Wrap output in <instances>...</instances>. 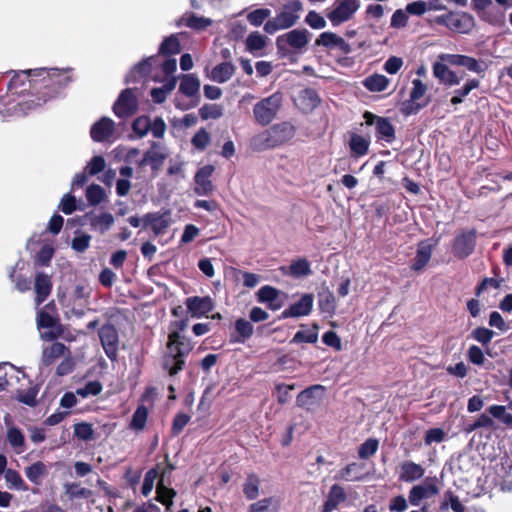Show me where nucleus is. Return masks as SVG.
Returning a JSON list of instances; mask_svg holds the SVG:
<instances>
[{"label": "nucleus", "mask_w": 512, "mask_h": 512, "mask_svg": "<svg viewBox=\"0 0 512 512\" xmlns=\"http://www.w3.org/2000/svg\"><path fill=\"white\" fill-rule=\"evenodd\" d=\"M168 153L160 144L153 143L151 148L144 154L142 164L149 165L153 170H158L166 159Z\"/></svg>", "instance_id": "nucleus-22"}, {"label": "nucleus", "mask_w": 512, "mask_h": 512, "mask_svg": "<svg viewBox=\"0 0 512 512\" xmlns=\"http://www.w3.org/2000/svg\"><path fill=\"white\" fill-rule=\"evenodd\" d=\"M279 290L276 288L266 285L261 287L257 292L258 301L261 303H268V307L272 310H277L280 305L274 304L279 297Z\"/></svg>", "instance_id": "nucleus-37"}, {"label": "nucleus", "mask_w": 512, "mask_h": 512, "mask_svg": "<svg viewBox=\"0 0 512 512\" xmlns=\"http://www.w3.org/2000/svg\"><path fill=\"white\" fill-rule=\"evenodd\" d=\"M269 129L277 147L285 144L295 135V127L290 122H281L271 126Z\"/></svg>", "instance_id": "nucleus-24"}, {"label": "nucleus", "mask_w": 512, "mask_h": 512, "mask_svg": "<svg viewBox=\"0 0 512 512\" xmlns=\"http://www.w3.org/2000/svg\"><path fill=\"white\" fill-rule=\"evenodd\" d=\"M53 255H54V248L49 244H45L42 246L40 251L37 253V255L35 257V262H36V264H38L40 266H47V265H49Z\"/></svg>", "instance_id": "nucleus-58"}, {"label": "nucleus", "mask_w": 512, "mask_h": 512, "mask_svg": "<svg viewBox=\"0 0 512 512\" xmlns=\"http://www.w3.org/2000/svg\"><path fill=\"white\" fill-rule=\"evenodd\" d=\"M86 198L91 205H98L105 198V191L100 185L92 184L86 189Z\"/></svg>", "instance_id": "nucleus-52"}, {"label": "nucleus", "mask_w": 512, "mask_h": 512, "mask_svg": "<svg viewBox=\"0 0 512 512\" xmlns=\"http://www.w3.org/2000/svg\"><path fill=\"white\" fill-rule=\"evenodd\" d=\"M114 114L120 119L118 126L122 129L128 118V88L123 89L113 105Z\"/></svg>", "instance_id": "nucleus-32"}, {"label": "nucleus", "mask_w": 512, "mask_h": 512, "mask_svg": "<svg viewBox=\"0 0 512 512\" xmlns=\"http://www.w3.org/2000/svg\"><path fill=\"white\" fill-rule=\"evenodd\" d=\"M282 105V96L274 93L254 105L253 115L255 121L262 125H269L277 116Z\"/></svg>", "instance_id": "nucleus-6"}, {"label": "nucleus", "mask_w": 512, "mask_h": 512, "mask_svg": "<svg viewBox=\"0 0 512 512\" xmlns=\"http://www.w3.org/2000/svg\"><path fill=\"white\" fill-rule=\"evenodd\" d=\"M66 351L67 348L63 343H53L51 346L43 350L41 358L42 364L45 366L51 365L56 359L64 356Z\"/></svg>", "instance_id": "nucleus-36"}, {"label": "nucleus", "mask_w": 512, "mask_h": 512, "mask_svg": "<svg viewBox=\"0 0 512 512\" xmlns=\"http://www.w3.org/2000/svg\"><path fill=\"white\" fill-rule=\"evenodd\" d=\"M449 29L459 33H469L473 28V17L467 13H450Z\"/></svg>", "instance_id": "nucleus-27"}, {"label": "nucleus", "mask_w": 512, "mask_h": 512, "mask_svg": "<svg viewBox=\"0 0 512 512\" xmlns=\"http://www.w3.org/2000/svg\"><path fill=\"white\" fill-rule=\"evenodd\" d=\"M168 349L171 355L164 361L165 368L170 375L177 374L184 365V357L191 351V345L185 341L177 331H171L169 334Z\"/></svg>", "instance_id": "nucleus-4"}, {"label": "nucleus", "mask_w": 512, "mask_h": 512, "mask_svg": "<svg viewBox=\"0 0 512 512\" xmlns=\"http://www.w3.org/2000/svg\"><path fill=\"white\" fill-rule=\"evenodd\" d=\"M34 289L36 293V304L40 305L43 303L52 290L51 277L44 272H39L35 276Z\"/></svg>", "instance_id": "nucleus-23"}, {"label": "nucleus", "mask_w": 512, "mask_h": 512, "mask_svg": "<svg viewBox=\"0 0 512 512\" xmlns=\"http://www.w3.org/2000/svg\"><path fill=\"white\" fill-rule=\"evenodd\" d=\"M280 501L276 496H270L252 503L248 512H278Z\"/></svg>", "instance_id": "nucleus-33"}, {"label": "nucleus", "mask_w": 512, "mask_h": 512, "mask_svg": "<svg viewBox=\"0 0 512 512\" xmlns=\"http://www.w3.org/2000/svg\"><path fill=\"white\" fill-rule=\"evenodd\" d=\"M63 487L65 494L70 500L82 498L87 499L93 494L90 489L81 487L78 483H65Z\"/></svg>", "instance_id": "nucleus-44"}, {"label": "nucleus", "mask_w": 512, "mask_h": 512, "mask_svg": "<svg viewBox=\"0 0 512 512\" xmlns=\"http://www.w3.org/2000/svg\"><path fill=\"white\" fill-rule=\"evenodd\" d=\"M324 396V387L322 385H313L297 396L296 402L299 407L310 408L319 402Z\"/></svg>", "instance_id": "nucleus-21"}, {"label": "nucleus", "mask_w": 512, "mask_h": 512, "mask_svg": "<svg viewBox=\"0 0 512 512\" xmlns=\"http://www.w3.org/2000/svg\"><path fill=\"white\" fill-rule=\"evenodd\" d=\"M425 469L422 465L411 460L403 461L399 464V480L411 483L421 479L424 476Z\"/></svg>", "instance_id": "nucleus-19"}, {"label": "nucleus", "mask_w": 512, "mask_h": 512, "mask_svg": "<svg viewBox=\"0 0 512 512\" xmlns=\"http://www.w3.org/2000/svg\"><path fill=\"white\" fill-rule=\"evenodd\" d=\"M361 470L362 466L358 463H351L341 469L335 479L345 480V481H358L361 479Z\"/></svg>", "instance_id": "nucleus-43"}, {"label": "nucleus", "mask_w": 512, "mask_h": 512, "mask_svg": "<svg viewBox=\"0 0 512 512\" xmlns=\"http://www.w3.org/2000/svg\"><path fill=\"white\" fill-rule=\"evenodd\" d=\"M276 147L277 146L269 128L254 135L250 140V148L257 152L273 149Z\"/></svg>", "instance_id": "nucleus-28"}, {"label": "nucleus", "mask_w": 512, "mask_h": 512, "mask_svg": "<svg viewBox=\"0 0 512 512\" xmlns=\"http://www.w3.org/2000/svg\"><path fill=\"white\" fill-rule=\"evenodd\" d=\"M359 7V0H335L326 16L333 26H338L350 20Z\"/></svg>", "instance_id": "nucleus-9"}, {"label": "nucleus", "mask_w": 512, "mask_h": 512, "mask_svg": "<svg viewBox=\"0 0 512 512\" xmlns=\"http://www.w3.org/2000/svg\"><path fill=\"white\" fill-rule=\"evenodd\" d=\"M102 391V385L99 381L87 382L83 387L76 389V394L82 398L96 396Z\"/></svg>", "instance_id": "nucleus-54"}, {"label": "nucleus", "mask_w": 512, "mask_h": 512, "mask_svg": "<svg viewBox=\"0 0 512 512\" xmlns=\"http://www.w3.org/2000/svg\"><path fill=\"white\" fill-rule=\"evenodd\" d=\"M202 119H218L223 115V109L217 104L204 105L200 109Z\"/></svg>", "instance_id": "nucleus-60"}, {"label": "nucleus", "mask_w": 512, "mask_h": 512, "mask_svg": "<svg viewBox=\"0 0 512 512\" xmlns=\"http://www.w3.org/2000/svg\"><path fill=\"white\" fill-rule=\"evenodd\" d=\"M412 89L410 91V100L416 102L420 100L427 92V86L420 79L412 81Z\"/></svg>", "instance_id": "nucleus-64"}, {"label": "nucleus", "mask_w": 512, "mask_h": 512, "mask_svg": "<svg viewBox=\"0 0 512 512\" xmlns=\"http://www.w3.org/2000/svg\"><path fill=\"white\" fill-rule=\"evenodd\" d=\"M159 67L164 74L163 78L175 77L173 73L177 69V61L174 58H168L161 61L159 56H151L137 64L132 73L139 76H147L152 73L153 68Z\"/></svg>", "instance_id": "nucleus-7"}, {"label": "nucleus", "mask_w": 512, "mask_h": 512, "mask_svg": "<svg viewBox=\"0 0 512 512\" xmlns=\"http://www.w3.org/2000/svg\"><path fill=\"white\" fill-rule=\"evenodd\" d=\"M123 130L109 117H102L90 129V136L95 142H112L120 136Z\"/></svg>", "instance_id": "nucleus-8"}, {"label": "nucleus", "mask_w": 512, "mask_h": 512, "mask_svg": "<svg viewBox=\"0 0 512 512\" xmlns=\"http://www.w3.org/2000/svg\"><path fill=\"white\" fill-rule=\"evenodd\" d=\"M260 483L261 481L257 475L250 474L247 476L243 483V493L247 499L254 500L259 496Z\"/></svg>", "instance_id": "nucleus-42"}, {"label": "nucleus", "mask_w": 512, "mask_h": 512, "mask_svg": "<svg viewBox=\"0 0 512 512\" xmlns=\"http://www.w3.org/2000/svg\"><path fill=\"white\" fill-rule=\"evenodd\" d=\"M235 66L230 62H222L216 65L210 74V78L217 83L227 82L234 74Z\"/></svg>", "instance_id": "nucleus-34"}, {"label": "nucleus", "mask_w": 512, "mask_h": 512, "mask_svg": "<svg viewBox=\"0 0 512 512\" xmlns=\"http://www.w3.org/2000/svg\"><path fill=\"white\" fill-rule=\"evenodd\" d=\"M99 337L106 355L115 359L117 355L118 334L113 325H103L99 330Z\"/></svg>", "instance_id": "nucleus-12"}, {"label": "nucleus", "mask_w": 512, "mask_h": 512, "mask_svg": "<svg viewBox=\"0 0 512 512\" xmlns=\"http://www.w3.org/2000/svg\"><path fill=\"white\" fill-rule=\"evenodd\" d=\"M200 89V81L193 74H184L181 76L179 91L188 97H193L198 94Z\"/></svg>", "instance_id": "nucleus-35"}, {"label": "nucleus", "mask_w": 512, "mask_h": 512, "mask_svg": "<svg viewBox=\"0 0 512 512\" xmlns=\"http://www.w3.org/2000/svg\"><path fill=\"white\" fill-rule=\"evenodd\" d=\"M148 418V409L144 405H140L133 414L130 421V428L136 431H142Z\"/></svg>", "instance_id": "nucleus-50"}, {"label": "nucleus", "mask_w": 512, "mask_h": 512, "mask_svg": "<svg viewBox=\"0 0 512 512\" xmlns=\"http://www.w3.org/2000/svg\"><path fill=\"white\" fill-rule=\"evenodd\" d=\"M144 227H150L152 231L156 234H162L170 225L169 218L166 214H147L143 217Z\"/></svg>", "instance_id": "nucleus-29"}, {"label": "nucleus", "mask_w": 512, "mask_h": 512, "mask_svg": "<svg viewBox=\"0 0 512 512\" xmlns=\"http://www.w3.org/2000/svg\"><path fill=\"white\" fill-rule=\"evenodd\" d=\"M449 65L462 66L468 71L477 74H482L485 71L481 63L473 57L462 54L442 53L438 55V60L433 64V75L440 83L449 87L460 84L463 79V76L457 75L455 71L449 68Z\"/></svg>", "instance_id": "nucleus-1"}, {"label": "nucleus", "mask_w": 512, "mask_h": 512, "mask_svg": "<svg viewBox=\"0 0 512 512\" xmlns=\"http://www.w3.org/2000/svg\"><path fill=\"white\" fill-rule=\"evenodd\" d=\"M5 480L8 483V487L16 490L26 491L27 486L25 485L20 474L13 469H8L5 472Z\"/></svg>", "instance_id": "nucleus-51"}, {"label": "nucleus", "mask_w": 512, "mask_h": 512, "mask_svg": "<svg viewBox=\"0 0 512 512\" xmlns=\"http://www.w3.org/2000/svg\"><path fill=\"white\" fill-rule=\"evenodd\" d=\"M214 172V167L212 165H205L201 167L194 178L195 181V187L194 192L197 195L205 196L212 192L213 185L210 180V177L212 176Z\"/></svg>", "instance_id": "nucleus-16"}, {"label": "nucleus", "mask_w": 512, "mask_h": 512, "mask_svg": "<svg viewBox=\"0 0 512 512\" xmlns=\"http://www.w3.org/2000/svg\"><path fill=\"white\" fill-rule=\"evenodd\" d=\"M435 477L426 478L421 483L414 485L408 493V501L412 506H419L422 501L435 497L439 493Z\"/></svg>", "instance_id": "nucleus-10"}, {"label": "nucleus", "mask_w": 512, "mask_h": 512, "mask_svg": "<svg viewBox=\"0 0 512 512\" xmlns=\"http://www.w3.org/2000/svg\"><path fill=\"white\" fill-rule=\"evenodd\" d=\"M436 244L437 241L435 243H431L430 240L419 243L415 260L411 267L413 270L420 271L427 265L431 259V255Z\"/></svg>", "instance_id": "nucleus-25"}, {"label": "nucleus", "mask_w": 512, "mask_h": 512, "mask_svg": "<svg viewBox=\"0 0 512 512\" xmlns=\"http://www.w3.org/2000/svg\"><path fill=\"white\" fill-rule=\"evenodd\" d=\"M74 435L83 441H90L94 438V430L88 423H78L74 426Z\"/></svg>", "instance_id": "nucleus-56"}, {"label": "nucleus", "mask_w": 512, "mask_h": 512, "mask_svg": "<svg viewBox=\"0 0 512 512\" xmlns=\"http://www.w3.org/2000/svg\"><path fill=\"white\" fill-rule=\"evenodd\" d=\"M191 143L196 149L203 151L210 143V135L202 128L192 137Z\"/></svg>", "instance_id": "nucleus-57"}, {"label": "nucleus", "mask_w": 512, "mask_h": 512, "mask_svg": "<svg viewBox=\"0 0 512 512\" xmlns=\"http://www.w3.org/2000/svg\"><path fill=\"white\" fill-rule=\"evenodd\" d=\"M287 273L294 278L309 276L312 273L310 262L305 258H299L290 264Z\"/></svg>", "instance_id": "nucleus-40"}, {"label": "nucleus", "mask_w": 512, "mask_h": 512, "mask_svg": "<svg viewBox=\"0 0 512 512\" xmlns=\"http://www.w3.org/2000/svg\"><path fill=\"white\" fill-rule=\"evenodd\" d=\"M90 222L93 226L99 227L101 230H106L113 224L114 218L109 213H102L92 216Z\"/></svg>", "instance_id": "nucleus-61"}, {"label": "nucleus", "mask_w": 512, "mask_h": 512, "mask_svg": "<svg viewBox=\"0 0 512 512\" xmlns=\"http://www.w3.org/2000/svg\"><path fill=\"white\" fill-rule=\"evenodd\" d=\"M302 109L310 111L316 108L320 103L318 94L313 89H305L300 94Z\"/></svg>", "instance_id": "nucleus-49"}, {"label": "nucleus", "mask_w": 512, "mask_h": 512, "mask_svg": "<svg viewBox=\"0 0 512 512\" xmlns=\"http://www.w3.org/2000/svg\"><path fill=\"white\" fill-rule=\"evenodd\" d=\"M303 5L299 0H292L285 3L275 17L269 19L264 25V31L270 35L279 30H286L293 27L300 19Z\"/></svg>", "instance_id": "nucleus-3"}, {"label": "nucleus", "mask_w": 512, "mask_h": 512, "mask_svg": "<svg viewBox=\"0 0 512 512\" xmlns=\"http://www.w3.org/2000/svg\"><path fill=\"white\" fill-rule=\"evenodd\" d=\"M389 83L390 80L382 74H373L367 77L363 82L364 86L372 92L384 91Z\"/></svg>", "instance_id": "nucleus-41"}, {"label": "nucleus", "mask_w": 512, "mask_h": 512, "mask_svg": "<svg viewBox=\"0 0 512 512\" xmlns=\"http://www.w3.org/2000/svg\"><path fill=\"white\" fill-rule=\"evenodd\" d=\"M7 441L17 454H21L25 450V437L21 430L11 426L7 431Z\"/></svg>", "instance_id": "nucleus-38"}, {"label": "nucleus", "mask_w": 512, "mask_h": 512, "mask_svg": "<svg viewBox=\"0 0 512 512\" xmlns=\"http://www.w3.org/2000/svg\"><path fill=\"white\" fill-rule=\"evenodd\" d=\"M346 500L344 489L334 484L331 486L327 499L323 505L322 512H332L337 506Z\"/></svg>", "instance_id": "nucleus-30"}, {"label": "nucleus", "mask_w": 512, "mask_h": 512, "mask_svg": "<svg viewBox=\"0 0 512 512\" xmlns=\"http://www.w3.org/2000/svg\"><path fill=\"white\" fill-rule=\"evenodd\" d=\"M25 476L35 485H40L43 479L48 475L49 470L45 463L37 461L25 468Z\"/></svg>", "instance_id": "nucleus-31"}, {"label": "nucleus", "mask_w": 512, "mask_h": 512, "mask_svg": "<svg viewBox=\"0 0 512 512\" xmlns=\"http://www.w3.org/2000/svg\"><path fill=\"white\" fill-rule=\"evenodd\" d=\"M493 336L494 332L485 327H478L472 332V337L482 345L489 344Z\"/></svg>", "instance_id": "nucleus-63"}, {"label": "nucleus", "mask_w": 512, "mask_h": 512, "mask_svg": "<svg viewBox=\"0 0 512 512\" xmlns=\"http://www.w3.org/2000/svg\"><path fill=\"white\" fill-rule=\"evenodd\" d=\"M379 447V442L377 439L369 438L364 443H362L358 449V456L361 459H368L370 456L374 455Z\"/></svg>", "instance_id": "nucleus-53"}, {"label": "nucleus", "mask_w": 512, "mask_h": 512, "mask_svg": "<svg viewBox=\"0 0 512 512\" xmlns=\"http://www.w3.org/2000/svg\"><path fill=\"white\" fill-rule=\"evenodd\" d=\"M155 82L163 83L161 87L153 88L150 92L154 103H163L168 95L175 89L177 77L161 78L158 74L152 75Z\"/></svg>", "instance_id": "nucleus-15"}, {"label": "nucleus", "mask_w": 512, "mask_h": 512, "mask_svg": "<svg viewBox=\"0 0 512 512\" xmlns=\"http://www.w3.org/2000/svg\"><path fill=\"white\" fill-rule=\"evenodd\" d=\"M318 339V333L316 329L298 331L293 339L292 343H315Z\"/></svg>", "instance_id": "nucleus-59"}, {"label": "nucleus", "mask_w": 512, "mask_h": 512, "mask_svg": "<svg viewBox=\"0 0 512 512\" xmlns=\"http://www.w3.org/2000/svg\"><path fill=\"white\" fill-rule=\"evenodd\" d=\"M364 118L368 125L375 124L378 138L383 139L386 142H392L394 140V127L387 119L375 116L370 112H366L364 114Z\"/></svg>", "instance_id": "nucleus-13"}, {"label": "nucleus", "mask_w": 512, "mask_h": 512, "mask_svg": "<svg viewBox=\"0 0 512 512\" xmlns=\"http://www.w3.org/2000/svg\"><path fill=\"white\" fill-rule=\"evenodd\" d=\"M314 303L312 294H303L299 301L282 312V318L302 317L311 313Z\"/></svg>", "instance_id": "nucleus-17"}, {"label": "nucleus", "mask_w": 512, "mask_h": 512, "mask_svg": "<svg viewBox=\"0 0 512 512\" xmlns=\"http://www.w3.org/2000/svg\"><path fill=\"white\" fill-rule=\"evenodd\" d=\"M71 69H58V68H37V69H29V70H21L19 72H13V76L10 79L7 88L8 91L12 94H20L24 91L28 90L31 87L30 82L36 77H42L44 81L46 78L51 79L56 84L60 86L67 85L70 81V77H65L63 79H57L60 75L69 72Z\"/></svg>", "instance_id": "nucleus-2"}, {"label": "nucleus", "mask_w": 512, "mask_h": 512, "mask_svg": "<svg viewBox=\"0 0 512 512\" xmlns=\"http://www.w3.org/2000/svg\"><path fill=\"white\" fill-rule=\"evenodd\" d=\"M186 307L192 317L200 318L213 310L214 304L210 297H188L185 301Z\"/></svg>", "instance_id": "nucleus-18"}, {"label": "nucleus", "mask_w": 512, "mask_h": 512, "mask_svg": "<svg viewBox=\"0 0 512 512\" xmlns=\"http://www.w3.org/2000/svg\"><path fill=\"white\" fill-rule=\"evenodd\" d=\"M254 333L252 323L244 318H239L235 322V330L230 336L231 343H244Z\"/></svg>", "instance_id": "nucleus-26"}, {"label": "nucleus", "mask_w": 512, "mask_h": 512, "mask_svg": "<svg viewBox=\"0 0 512 512\" xmlns=\"http://www.w3.org/2000/svg\"><path fill=\"white\" fill-rule=\"evenodd\" d=\"M310 33L306 29H294L277 38V45L286 42L294 50H302L308 44Z\"/></svg>", "instance_id": "nucleus-14"}, {"label": "nucleus", "mask_w": 512, "mask_h": 512, "mask_svg": "<svg viewBox=\"0 0 512 512\" xmlns=\"http://www.w3.org/2000/svg\"><path fill=\"white\" fill-rule=\"evenodd\" d=\"M475 248L474 231H462L453 242L452 251L455 257L464 259L473 253Z\"/></svg>", "instance_id": "nucleus-11"}, {"label": "nucleus", "mask_w": 512, "mask_h": 512, "mask_svg": "<svg viewBox=\"0 0 512 512\" xmlns=\"http://www.w3.org/2000/svg\"><path fill=\"white\" fill-rule=\"evenodd\" d=\"M181 50L180 43L178 37L176 35H171L164 39L160 48L159 54L162 56H169L178 54Z\"/></svg>", "instance_id": "nucleus-47"}, {"label": "nucleus", "mask_w": 512, "mask_h": 512, "mask_svg": "<svg viewBox=\"0 0 512 512\" xmlns=\"http://www.w3.org/2000/svg\"><path fill=\"white\" fill-rule=\"evenodd\" d=\"M369 144H370V142L368 139H366L363 136H360L358 134H353L351 136L349 146H350L351 152L355 156L359 157V156H363L367 153Z\"/></svg>", "instance_id": "nucleus-46"}, {"label": "nucleus", "mask_w": 512, "mask_h": 512, "mask_svg": "<svg viewBox=\"0 0 512 512\" xmlns=\"http://www.w3.org/2000/svg\"><path fill=\"white\" fill-rule=\"evenodd\" d=\"M487 412L492 419L499 420L506 426H512V414L507 412V407L503 405H491L487 408Z\"/></svg>", "instance_id": "nucleus-45"}, {"label": "nucleus", "mask_w": 512, "mask_h": 512, "mask_svg": "<svg viewBox=\"0 0 512 512\" xmlns=\"http://www.w3.org/2000/svg\"><path fill=\"white\" fill-rule=\"evenodd\" d=\"M267 37L261 33L255 31L250 33L245 41L246 49L250 53L257 55V53L263 50L267 44Z\"/></svg>", "instance_id": "nucleus-39"}, {"label": "nucleus", "mask_w": 512, "mask_h": 512, "mask_svg": "<svg viewBox=\"0 0 512 512\" xmlns=\"http://www.w3.org/2000/svg\"><path fill=\"white\" fill-rule=\"evenodd\" d=\"M271 11L266 8L256 9L247 15L249 23L255 27L262 25V23L269 18Z\"/></svg>", "instance_id": "nucleus-55"}, {"label": "nucleus", "mask_w": 512, "mask_h": 512, "mask_svg": "<svg viewBox=\"0 0 512 512\" xmlns=\"http://www.w3.org/2000/svg\"><path fill=\"white\" fill-rule=\"evenodd\" d=\"M305 22L313 29H323L326 27V20L316 11H309L305 17Z\"/></svg>", "instance_id": "nucleus-62"}, {"label": "nucleus", "mask_w": 512, "mask_h": 512, "mask_svg": "<svg viewBox=\"0 0 512 512\" xmlns=\"http://www.w3.org/2000/svg\"><path fill=\"white\" fill-rule=\"evenodd\" d=\"M157 500L166 506L167 510L173 505V498L176 495L175 490L167 488L162 481L156 487Z\"/></svg>", "instance_id": "nucleus-48"}, {"label": "nucleus", "mask_w": 512, "mask_h": 512, "mask_svg": "<svg viewBox=\"0 0 512 512\" xmlns=\"http://www.w3.org/2000/svg\"><path fill=\"white\" fill-rule=\"evenodd\" d=\"M315 44L328 49L337 48L343 53H350V45L340 36L333 32H323L316 39Z\"/></svg>", "instance_id": "nucleus-20"}, {"label": "nucleus", "mask_w": 512, "mask_h": 512, "mask_svg": "<svg viewBox=\"0 0 512 512\" xmlns=\"http://www.w3.org/2000/svg\"><path fill=\"white\" fill-rule=\"evenodd\" d=\"M131 128L137 138H143L150 134L155 139H162L167 125L160 116L141 115L133 120Z\"/></svg>", "instance_id": "nucleus-5"}]
</instances>
